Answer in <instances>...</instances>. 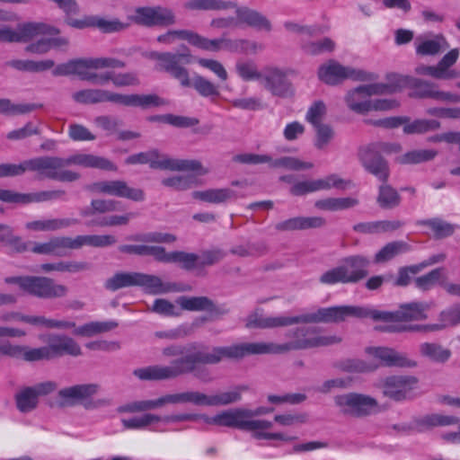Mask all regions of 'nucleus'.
Here are the masks:
<instances>
[{"label":"nucleus","mask_w":460,"mask_h":460,"mask_svg":"<svg viewBox=\"0 0 460 460\" xmlns=\"http://www.w3.org/2000/svg\"><path fill=\"white\" fill-rule=\"evenodd\" d=\"M24 292L40 298H59L67 294V288L46 277H28L23 281Z\"/></svg>","instance_id":"ddd939ff"},{"label":"nucleus","mask_w":460,"mask_h":460,"mask_svg":"<svg viewBox=\"0 0 460 460\" xmlns=\"http://www.w3.org/2000/svg\"><path fill=\"white\" fill-rule=\"evenodd\" d=\"M358 204V200L355 198H327L316 200L315 208L321 210L338 211L349 208H353Z\"/></svg>","instance_id":"a18cd8bd"},{"label":"nucleus","mask_w":460,"mask_h":460,"mask_svg":"<svg viewBox=\"0 0 460 460\" xmlns=\"http://www.w3.org/2000/svg\"><path fill=\"white\" fill-rule=\"evenodd\" d=\"M169 395L170 404L190 402L198 406H209V396L198 391H187Z\"/></svg>","instance_id":"de8ad7c7"},{"label":"nucleus","mask_w":460,"mask_h":460,"mask_svg":"<svg viewBox=\"0 0 460 460\" xmlns=\"http://www.w3.org/2000/svg\"><path fill=\"white\" fill-rule=\"evenodd\" d=\"M102 77H106L105 84H107L109 81H111L112 84L117 87L136 86L139 84L138 76L134 72L119 74L106 72L102 74Z\"/></svg>","instance_id":"bf43d9fd"},{"label":"nucleus","mask_w":460,"mask_h":460,"mask_svg":"<svg viewBox=\"0 0 460 460\" xmlns=\"http://www.w3.org/2000/svg\"><path fill=\"white\" fill-rule=\"evenodd\" d=\"M63 252L66 249L78 250L83 246L106 247L116 243V238L111 234H88L77 235L75 238L60 236Z\"/></svg>","instance_id":"a211bd4d"},{"label":"nucleus","mask_w":460,"mask_h":460,"mask_svg":"<svg viewBox=\"0 0 460 460\" xmlns=\"http://www.w3.org/2000/svg\"><path fill=\"white\" fill-rule=\"evenodd\" d=\"M420 353L422 357L436 362L445 363L451 357V351L438 343L423 342L420 345Z\"/></svg>","instance_id":"a19ab883"},{"label":"nucleus","mask_w":460,"mask_h":460,"mask_svg":"<svg viewBox=\"0 0 460 460\" xmlns=\"http://www.w3.org/2000/svg\"><path fill=\"white\" fill-rule=\"evenodd\" d=\"M250 412L242 409L227 410L217 414V426L243 429H256L269 426L266 422L250 421Z\"/></svg>","instance_id":"f3484780"},{"label":"nucleus","mask_w":460,"mask_h":460,"mask_svg":"<svg viewBox=\"0 0 460 460\" xmlns=\"http://www.w3.org/2000/svg\"><path fill=\"white\" fill-rule=\"evenodd\" d=\"M440 123L435 119H410L403 124V132L405 134H423L439 128Z\"/></svg>","instance_id":"4d7b16f0"},{"label":"nucleus","mask_w":460,"mask_h":460,"mask_svg":"<svg viewBox=\"0 0 460 460\" xmlns=\"http://www.w3.org/2000/svg\"><path fill=\"white\" fill-rule=\"evenodd\" d=\"M367 351L386 367H414L417 366L416 361L409 358L406 354L391 348L374 347L368 348Z\"/></svg>","instance_id":"6ab92c4d"},{"label":"nucleus","mask_w":460,"mask_h":460,"mask_svg":"<svg viewBox=\"0 0 460 460\" xmlns=\"http://www.w3.org/2000/svg\"><path fill=\"white\" fill-rule=\"evenodd\" d=\"M296 323H339L348 317L371 318L372 308L357 305H340L320 308L314 313L296 315Z\"/></svg>","instance_id":"39448f33"},{"label":"nucleus","mask_w":460,"mask_h":460,"mask_svg":"<svg viewBox=\"0 0 460 460\" xmlns=\"http://www.w3.org/2000/svg\"><path fill=\"white\" fill-rule=\"evenodd\" d=\"M126 164H149L153 169L195 172L199 175H204L208 172V170L203 168L200 162L197 160L174 159L167 155L160 154L157 150H150L129 155L126 159Z\"/></svg>","instance_id":"20e7f679"},{"label":"nucleus","mask_w":460,"mask_h":460,"mask_svg":"<svg viewBox=\"0 0 460 460\" xmlns=\"http://www.w3.org/2000/svg\"><path fill=\"white\" fill-rule=\"evenodd\" d=\"M137 272H118L108 279L104 284L105 288L111 291L137 286Z\"/></svg>","instance_id":"603ef678"},{"label":"nucleus","mask_w":460,"mask_h":460,"mask_svg":"<svg viewBox=\"0 0 460 460\" xmlns=\"http://www.w3.org/2000/svg\"><path fill=\"white\" fill-rule=\"evenodd\" d=\"M190 45L202 50L217 52L222 50V37L210 40L191 31Z\"/></svg>","instance_id":"0e129e2a"},{"label":"nucleus","mask_w":460,"mask_h":460,"mask_svg":"<svg viewBox=\"0 0 460 460\" xmlns=\"http://www.w3.org/2000/svg\"><path fill=\"white\" fill-rule=\"evenodd\" d=\"M137 286L143 288V290L151 295L166 294L170 292H176L180 289L175 283L164 282L161 278L155 275L137 272Z\"/></svg>","instance_id":"4be33fe9"},{"label":"nucleus","mask_w":460,"mask_h":460,"mask_svg":"<svg viewBox=\"0 0 460 460\" xmlns=\"http://www.w3.org/2000/svg\"><path fill=\"white\" fill-rule=\"evenodd\" d=\"M319 79L331 85L338 84L346 79L367 82L376 79V75L361 69L341 65L335 60H329L318 69Z\"/></svg>","instance_id":"0eeeda50"},{"label":"nucleus","mask_w":460,"mask_h":460,"mask_svg":"<svg viewBox=\"0 0 460 460\" xmlns=\"http://www.w3.org/2000/svg\"><path fill=\"white\" fill-rule=\"evenodd\" d=\"M296 324L295 316H263L255 312L251 314L245 319V326L247 328H275Z\"/></svg>","instance_id":"b1692460"},{"label":"nucleus","mask_w":460,"mask_h":460,"mask_svg":"<svg viewBox=\"0 0 460 460\" xmlns=\"http://www.w3.org/2000/svg\"><path fill=\"white\" fill-rule=\"evenodd\" d=\"M69 165L117 171V166L110 160L92 154L79 153L65 158L44 155L26 160L28 171L35 172L40 178L63 182H72L80 178L79 173L67 169Z\"/></svg>","instance_id":"f03ea898"},{"label":"nucleus","mask_w":460,"mask_h":460,"mask_svg":"<svg viewBox=\"0 0 460 460\" xmlns=\"http://www.w3.org/2000/svg\"><path fill=\"white\" fill-rule=\"evenodd\" d=\"M128 19L137 24L146 27L170 26L176 22L174 13L161 5L137 7L135 13Z\"/></svg>","instance_id":"f8f14e48"},{"label":"nucleus","mask_w":460,"mask_h":460,"mask_svg":"<svg viewBox=\"0 0 460 460\" xmlns=\"http://www.w3.org/2000/svg\"><path fill=\"white\" fill-rule=\"evenodd\" d=\"M460 422L459 418L453 415L429 414L423 416L414 422V429L418 431H424L437 426H450Z\"/></svg>","instance_id":"473e14b6"},{"label":"nucleus","mask_w":460,"mask_h":460,"mask_svg":"<svg viewBox=\"0 0 460 460\" xmlns=\"http://www.w3.org/2000/svg\"><path fill=\"white\" fill-rule=\"evenodd\" d=\"M58 31L43 22L21 23L13 30L14 42H27L39 35H53Z\"/></svg>","instance_id":"5701e85b"},{"label":"nucleus","mask_w":460,"mask_h":460,"mask_svg":"<svg viewBox=\"0 0 460 460\" xmlns=\"http://www.w3.org/2000/svg\"><path fill=\"white\" fill-rule=\"evenodd\" d=\"M248 385H241L233 389L209 396V406L227 405L241 400L242 393L248 390Z\"/></svg>","instance_id":"49530a36"},{"label":"nucleus","mask_w":460,"mask_h":460,"mask_svg":"<svg viewBox=\"0 0 460 460\" xmlns=\"http://www.w3.org/2000/svg\"><path fill=\"white\" fill-rule=\"evenodd\" d=\"M55 389L56 384L50 381L21 389L15 394L17 409L22 413L33 411L38 405L39 396L49 394Z\"/></svg>","instance_id":"dca6fc26"},{"label":"nucleus","mask_w":460,"mask_h":460,"mask_svg":"<svg viewBox=\"0 0 460 460\" xmlns=\"http://www.w3.org/2000/svg\"><path fill=\"white\" fill-rule=\"evenodd\" d=\"M429 305L425 303H410L401 305L395 312L379 311L372 309V319L385 323H399L409 321H420L427 318L426 312Z\"/></svg>","instance_id":"9b49d317"},{"label":"nucleus","mask_w":460,"mask_h":460,"mask_svg":"<svg viewBox=\"0 0 460 460\" xmlns=\"http://www.w3.org/2000/svg\"><path fill=\"white\" fill-rule=\"evenodd\" d=\"M118 326L113 321L90 322L74 329L73 333L78 336L92 337L95 334L109 332Z\"/></svg>","instance_id":"09e8293b"},{"label":"nucleus","mask_w":460,"mask_h":460,"mask_svg":"<svg viewBox=\"0 0 460 460\" xmlns=\"http://www.w3.org/2000/svg\"><path fill=\"white\" fill-rule=\"evenodd\" d=\"M191 196L195 199L218 204L234 198L235 193L230 189L223 188L196 190L191 193Z\"/></svg>","instance_id":"58836bf2"},{"label":"nucleus","mask_w":460,"mask_h":460,"mask_svg":"<svg viewBox=\"0 0 460 460\" xmlns=\"http://www.w3.org/2000/svg\"><path fill=\"white\" fill-rule=\"evenodd\" d=\"M5 354L7 358L21 359L26 362L49 360V349L46 346L31 348L26 345L12 343L8 341Z\"/></svg>","instance_id":"aec40b11"},{"label":"nucleus","mask_w":460,"mask_h":460,"mask_svg":"<svg viewBox=\"0 0 460 460\" xmlns=\"http://www.w3.org/2000/svg\"><path fill=\"white\" fill-rule=\"evenodd\" d=\"M236 8L237 24L244 22L259 30L270 31V23L265 16L249 8Z\"/></svg>","instance_id":"c9c22d12"},{"label":"nucleus","mask_w":460,"mask_h":460,"mask_svg":"<svg viewBox=\"0 0 460 460\" xmlns=\"http://www.w3.org/2000/svg\"><path fill=\"white\" fill-rule=\"evenodd\" d=\"M66 192L62 190H43L34 193H19L11 190V203L29 204L60 199Z\"/></svg>","instance_id":"cd10ccee"},{"label":"nucleus","mask_w":460,"mask_h":460,"mask_svg":"<svg viewBox=\"0 0 460 460\" xmlns=\"http://www.w3.org/2000/svg\"><path fill=\"white\" fill-rule=\"evenodd\" d=\"M92 192L126 198L133 201L145 199V193L141 189L131 188L124 181L112 180L94 182L87 187Z\"/></svg>","instance_id":"2eb2a0df"},{"label":"nucleus","mask_w":460,"mask_h":460,"mask_svg":"<svg viewBox=\"0 0 460 460\" xmlns=\"http://www.w3.org/2000/svg\"><path fill=\"white\" fill-rule=\"evenodd\" d=\"M345 101L348 107L358 114H365L373 111H391L399 106V102L394 99L371 100V96L367 92L365 85L349 91Z\"/></svg>","instance_id":"6e6552de"},{"label":"nucleus","mask_w":460,"mask_h":460,"mask_svg":"<svg viewBox=\"0 0 460 460\" xmlns=\"http://www.w3.org/2000/svg\"><path fill=\"white\" fill-rule=\"evenodd\" d=\"M78 223L75 218H49L28 222L26 228L33 231L49 232L67 228Z\"/></svg>","instance_id":"f704fd0d"},{"label":"nucleus","mask_w":460,"mask_h":460,"mask_svg":"<svg viewBox=\"0 0 460 460\" xmlns=\"http://www.w3.org/2000/svg\"><path fill=\"white\" fill-rule=\"evenodd\" d=\"M164 247L147 244H124L119 247V252L137 255H150L157 261H161Z\"/></svg>","instance_id":"3c124183"},{"label":"nucleus","mask_w":460,"mask_h":460,"mask_svg":"<svg viewBox=\"0 0 460 460\" xmlns=\"http://www.w3.org/2000/svg\"><path fill=\"white\" fill-rule=\"evenodd\" d=\"M458 57L459 50L457 49H454L447 53L438 62V66L440 68V73L443 74L444 79H453L460 76L459 72L450 69L457 60Z\"/></svg>","instance_id":"338daca9"},{"label":"nucleus","mask_w":460,"mask_h":460,"mask_svg":"<svg viewBox=\"0 0 460 460\" xmlns=\"http://www.w3.org/2000/svg\"><path fill=\"white\" fill-rule=\"evenodd\" d=\"M148 58L157 60V70L168 73L172 77L178 80L183 87L190 86L188 69L183 66V65L191 62L192 56L189 51L184 53L152 51L148 54Z\"/></svg>","instance_id":"423d86ee"},{"label":"nucleus","mask_w":460,"mask_h":460,"mask_svg":"<svg viewBox=\"0 0 460 460\" xmlns=\"http://www.w3.org/2000/svg\"><path fill=\"white\" fill-rule=\"evenodd\" d=\"M265 87L274 95L283 96L288 92L286 74L276 67L269 68L263 75Z\"/></svg>","instance_id":"2f4dec72"},{"label":"nucleus","mask_w":460,"mask_h":460,"mask_svg":"<svg viewBox=\"0 0 460 460\" xmlns=\"http://www.w3.org/2000/svg\"><path fill=\"white\" fill-rule=\"evenodd\" d=\"M418 379L412 376H394L385 380V395L394 401L410 400L416 395Z\"/></svg>","instance_id":"4468645a"},{"label":"nucleus","mask_w":460,"mask_h":460,"mask_svg":"<svg viewBox=\"0 0 460 460\" xmlns=\"http://www.w3.org/2000/svg\"><path fill=\"white\" fill-rule=\"evenodd\" d=\"M334 403L339 411L352 417L370 415L377 410V401L367 394L348 393L334 397Z\"/></svg>","instance_id":"1a4fd4ad"},{"label":"nucleus","mask_w":460,"mask_h":460,"mask_svg":"<svg viewBox=\"0 0 460 460\" xmlns=\"http://www.w3.org/2000/svg\"><path fill=\"white\" fill-rule=\"evenodd\" d=\"M290 339L283 344L272 342H245L226 347H215L211 351L199 349L197 344L169 346L163 349L165 357H180L170 365H153L137 368L133 375L142 381L175 379L192 373L197 364H217L222 358H242L248 355L278 354L289 350L331 346L341 341L336 334L324 333L314 327L297 328L288 333Z\"/></svg>","instance_id":"f257e3e1"},{"label":"nucleus","mask_w":460,"mask_h":460,"mask_svg":"<svg viewBox=\"0 0 460 460\" xmlns=\"http://www.w3.org/2000/svg\"><path fill=\"white\" fill-rule=\"evenodd\" d=\"M420 225L427 226L431 228L437 238H445L454 234L456 226L443 221L439 218L422 220Z\"/></svg>","instance_id":"680f3d73"},{"label":"nucleus","mask_w":460,"mask_h":460,"mask_svg":"<svg viewBox=\"0 0 460 460\" xmlns=\"http://www.w3.org/2000/svg\"><path fill=\"white\" fill-rule=\"evenodd\" d=\"M170 404V395L165 394L155 400H141L124 405L121 410L128 412H140L162 408Z\"/></svg>","instance_id":"79ce46f5"},{"label":"nucleus","mask_w":460,"mask_h":460,"mask_svg":"<svg viewBox=\"0 0 460 460\" xmlns=\"http://www.w3.org/2000/svg\"><path fill=\"white\" fill-rule=\"evenodd\" d=\"M410 250V245L403 241L388 243L376 254L375 262H386L400 254L409 252Z\"/></svg>","instance_id":"37998d69"},{"label":"nucleus","mask_w":460,"mask_h":460,"mask_svg":"<svg viewBox=\"0 0 460 460\" xmlns=\"http://www.w3.org/2000/svg\"><path fill=\"white\" fill-rule=\"evenodd\" d=\"M401 197L397 190L388 184H382L379 187L377 203L382 208L390 209L399 206Z\"/></svg>","instance_id":"6e6d98bb"},{"label":"nucleus","mask_w":460,"mask_h":460,"mask_svg":"<svg viewBox=\"0 0 460 460\" xmlns=\"http://www.w3.org/2000/svg\"><path fill=\"white\" fill-rule=\"evenodd\" d=\"M402 223L398 220L394 221H374L358 223L353 226L356 232L361 234H380L396 230L402 226Z\"/></svg>","instance_id":"ea45409f"},{"label":"nucleus","mask_w":460,"mask_h":460,"mask_svg":"<svg viewBox=\"0 0 460 460\" xmlns=\"http://www.w3.org/2000/svg\"><path fill=\"white\" fill-rule=\"evenodd\" d=\"M177 304L186 311H206L214 314H226L228 310L220 308L207 296H180Z\"/></svg>","instance_id":"393cba45"},{"label":"nucleus","mask_w":460,"mask_h":460,"mask_svg":"<svg viewBox=\"0 0 460 460\" xmlns=\"http://www.w3.org/2000/svg\"><path fill=\"white\" fill-rule=\"evenodd\" d=\"M97 390L98 386L93 384L76 385L61 389L58 395L64 403L75 404L90 398Z\"/></svg>","instance_id":"bb28decb"},{"label":"nucleus","mask_w":460,"mask_h":460,"mask_svg":"<svg viewBox=\"0 0 460 460\" xmlns=\"http://www.w3.org/2000/svg\"><path fill=\"white\" fill-rule=\"evenodd\" d=\"M314 190H328L332 188L337 190H346L351 186V181L341 178L338 174H330L323 179L313 180Z\"/></svg>","instance_id":"5fc2aeb1"},{"label":"nucleus","mask_w":460,"mask_h":460,"mask_svg":"<svg viewBox=\"0 0 460 460\" xmlns=\"http://www.w3.org/2000/svg\"><path fill=\"white\" fill-rule=\"evenodd\" d=\"M189 11H222L236 7V4L225 0H189L183 4Z\"/></svg>","instance_id":"e433bc0d"},{"label":"nucleus","mask_w":460,"mask_h":460,"mask_svg":"<svg viewBox=\"0 0 460 460\" xmlns=\"http://www.w3.org/2000/svg\"><path fill=\"white\" fill-rule=\"evenodd\" d=\"M303 50L309 55H322L332 52L335 49V42L330 38H323L316 41H306L302 43Z\"/></svg>","instance_id":"13d9d810"},{"label":"nucleus","mask_w":460,"mask_h":460,"mask_svg":"<svg viewBox=\"0 0 460 460\" xmlns=\"http://www.w3.org/2000/svg\"><path fill=\"white\" fill-rule=\"evenodd\" d=\"M40 269L45 272L58 271L76 273L89 269V265L84 261H58L54 263H44L40 265Z\"/></svg>","instance_id":"8fccbe9b"},{"label":"nucleus","mask_w":460,"mask_h":460,"mask_svg":"<svg viewBox=\"0 0 460 460\" xmlns=\"http://www.w3.org/2000/svg\"><path fill=\"white\" fill-rule=\"evenodd\" d=\"M370 261L361 255H353L345 258L341 264L347 275L349 283H355L364 279L367 273Z\"/></svg>","instance_id":"a878e982"},{"label":"nucleus","mask_w":460,"mask_h":460,"mask_svg":"<svg viewBox=\"0 0 460 460\" xmlns=\"http://www.w3.org/2000/svg\"><path fill=\"white\" fill-rule=\"evenodd\" d=\"M93 58L72 59L66 63L60 64L53 70L54 75H75L80 79L88 81L93 84H105V78L102 74H97L93 68Z\"/></svg>","instance_id":"9d476101"},{"label":"nucleus","mask_w":460,"mask_h":460,"mask_svg":"<svg viewBox=\"0 0 460 460\" xmlns=\"http://www.w3.org/2000/svg\"><path fill=\"white\" fill-rule=\"evenodd\" d=\"M445 276V270L443 268H437L432 270L429 273L418 277L415 279V285L421 290H429L433 288L436 284L444 283L441 279Z\"/></svg>","instance_id":"e2e57ef3"},{"label":"nucleus","mask_w":460,"mask_h":460,"mask_svg":"<svg viewBox=\"0 0 460 460\" xmlns=\"http://www.w3.org/2000/svg\"><path fill=\"white\" fill-rule=\"evenodd\" d=\"M73 99L79 103L113 102L129 107L148 109L167 102L156 94H121L103 89H84L75 92Z\"/></svg>","instance_id":"7ed1b4c3"},{"label":"nucleus","mask_w":460,"mask_h":460,"mask_svg":"<svg viewBox=\"0 0 460 460\" xmlns=\"http://www.w3.org/2000/svg\"><path fill=\"white\" fill-rule=\"evenodd\" d=\"M386 83H376L365 84L369 95L391 94L399 91L406 83V79L396 74H390L386 76Z\"/></svg>","instance_id":"c756f323"},{"label":"nucleus","mask_w":460,"mask_h":460,"mask_svg":"<svg viewBox=\"0 0 460 460\" xmlns=\"http://www.w3.org/2000/svg\"><path fill=\"white\" fill-rule=\"evenodd\" d=\"M37 108L31 103H12L9 99H0V113L7 116L26 114Z\"/></svg>","instance_id":"69168bd1"},{"label":"nucleus","mask_w":460,"mask_h":460,"mask_svg":"<svg viewBox=\"0 0 460 460\" xmlns=\"http://www.w3.org/2000/svg\"><path fill=\"white\" fill-rule=\"evenodd\" d=\"M160 421H162V416L152 413L121 420L123 427L127 429H145Z\"/></svg>","instance_id":"864d4df0"},{"label":"nucleus","mask_w":460,"mask_h":460,"mask_svg":"<svg viewBox=\"0 0 460 460\" xmlns=\"http://www.w3.org/2000/svg\"><path fill=\"white\" fill-rule=\"evenodd\" d=\"M460 324V303L455 304L441 311L438 323L429 327L431 330H443Z\"/></svg>","instance_id":"c03bdc74"},{"label":"nucleus","mask_w":460,"mask_h":460,"mask_svg":"<svg viewBox=\"0 0 460 460\" xmlns=\"http://www.w3.org/2000/svg\"><path fill=\"white\" fill-rule=\"evenodd\" d=\"M314 164L310 162H303L296 157L284 156L278 159L271 157L270 167L271 168H286L288 170H306L313 168Z\"/></svg>","instance_id":"052dcab7"},{"label":"nucleus","mask_w":460,"mask_h":460,"mask_svg":"<svg viewBox=\"0 0 460 460\" xmlns=\"http://www.w3.org/2000/svg\"><path fill=\"white\" fill-rule=\"evenodd\" d=\"M199 256L196 253L180 251L166 252L164 248L160 262L179 263L182 269L192 270L196 268H199Z\"/></svg>","instance_id":"7c9ffc66"},{"label":"nucleus","mask_w":460,"mask_h":460,"mask_svg":"<svg viewBox=\"0 0 460 460\" xmlns=\"http://www.w3.org/2000/svg\"><path fill=\"white\" fill-rule=\"evenodd\" d=\"M190 85L199 93L202 97H217L219 95L218 87L205 77L196 75L193 77Z\"/></svg>","instance_id":"774afa93"},{"label":"nucleus","mask_w":460,"mask_h":460,"mask_svg":"<svg viewBox=\"0 0 460 460\" xmlns=\"http://www.w3.org/2000/svg\"><path fill=\"white\" fill-rule=\"evenodd\" d=\"M325 220L321 217H296L278 223L275 228L279 231L305 230L319 228L324 226Z\"/></svg>","instance_id":"c85d7f7f"},{"label":"nucleus","mask_w":460,"mask_h":460,"mask_svg":"<svg viewBox=\"0 0 460 460\" xmlns=\"http://www.w3.org/2000/svg\"><path fill=\"white\" fill-rule=\"evenodd\" d=\"M49 345L46 346L49 349L50 359L67 354L70 356H79L82 350L78 343L72 338L66 335L53 334L49 337Z\"/></svg>","instance_id":"412c9836"},{"label":"nucleus","mask_w":460,"mask_h":460,"mask_svg":"<svg viewBox=\"0 0 460 460\" xmlns=\"http://www.w3.org/2000/svg\"><path fill=\"white\" fill-rule=\"evenodd\" d=\"M414 45L416 53L420 56H434L449 47L442 36H436L433 39L417 38Z\"/></svg>","instance_id":"72a5a7b5"},{"label":"nucleus","mask_w":460,"mask_h":460,"mask_svg":"<svg viewBox=\"0 0 460 460\" xmlns=\"http://www.w3.org/2000/svg\"><path fill=\"white\" fill-rule=\"evenodd\" d=\"M364 168L379 181H386L389 176L387 163L379 155H366L362 156Z\"/></svg>","instance_id":"4c0bfd02"}]
</instances>
